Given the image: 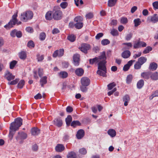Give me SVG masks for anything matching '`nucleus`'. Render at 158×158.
<instances>
[{
	"label": "nucleus",
	"mask_w": 158,
	"mask_h": 158,
	"mask_svg": "<svg viewBox=\"0 0 158 158\" xmlns=\"http://www.w3.org/2000/svg\"><path fill=\"white\" fill-rule=\"evenodd\" d=\"M23 119L20 118H16L14 122L12 123L10 127L9 137L11 139L16 131L18 130L22 124Z\"/></svg>",
	"instance_id": "f257e3e1"
},
{
	"label": "nucleus",
	"mask_w": 158,
	"mask_h": 158,
	"mask_svg": "<svg viewBox=\"0 0 158 158\" xmlns=\"http://www.w3.org/2000/svg\"><path fill=\"white\" fill-rule=\"evenodd\" d=\"M106 52H103L101 55L98 57H95L93 59H90L89 60V63L90 64H93L94 63H98V66L100 63L102 64L104 62L106 61Z\"/></svg>",
	"instance_id": "f03ea898"
},
{
	"label": "nucleus",
	"mask_w": 158,
	"mask_h": 158,
	"mask_svg": "<svg viewBox=\"0 0 158 158\" xmlns=\"http://www.w3.org/2000/svg\"><path fill=\"white\" fill-rule=\"evenodd\" d=\"M18 16V12H16L12 16V19L10 20V22L4 26V27L6 29H9L13 27L14 25L16 24L19 25L21 24V22L19 21L17 19Z\"/></svg>",
	"instance_id": "7ed1b4c3"
},
{
	"label": "nucleus",
	"mask_w": 158,
	"mask_h": 158,
	"mask_svg": "<svg viewBox=\"0 0 158 158\" xmlns=\"http://www.w3.org/2000/svg\"><path fill=\"white\" fill-rule=\"evenodd\" d=\"M33 16L32 11L27 10L22 13L19 17L20 19L23 22H26L28 20L31 19Z\"/></svg>",
	"instance_id": "20e7f679"
},
{
	"label": "nucleus",
	"mask_w": 158,
	"mask_h": 158,
	"mask_svg": "<svg viewBox=\"0 0 158 158\" xmlns=\"http://www.w3.org/2000/svg\"><path fill=\"white\" fill-rule=\"evenodd\" d=\"M106 61L104 62L102 64L99 63L98 67V70L97 71V73L103 77H106Z\"/></svg>",
	"instance_id": "39448f33"
},
{
	"label": "nucleus",
	"mask_w": 158,
	"mask_h": 158,
	"mask_svg": "<svg viewBox=\"0 0 158 158\" xmlns=\"http://www.w3.org/2000/svg\"><path fill=\"white\" fill-rule=\"evenodd\" d=\"M62 15V11L54 7L52 10L53 19L56 20H60L61 19Z\"/></svg>",
	"instance_id": "423d86ee"
},
{
	"label": "nucleus",
	"mask_w": 158,
	"mask_h": 158,
	"mask_svg": "<svg viewBox=\"0 0 158 158\" xmlns=\"http://www.w3.org/2000/svg\"><path fill=\"white\" fill-rule=\"evenodd\" d=\"M91 48L90 44L86 43H82L81 46L79 48V49L85 53H87L88 51Z\"/></svg>",
	"instance_id": "0eeeda50"
},
{
	"label": "nucleus",
	"mask_w": 158,
	"mask_h": 158,
	"mask_svg": "<svg viewBox=\"0 0 158 158\" xmlns=\"http://www.w3.org/2000/svg\"><path fill=\"white\" fill-rule=\"evenodd\" d=\"M27 134L24 132L21 131L18 133V135L16 137V139L17 141H19L20 143H22L23 141L22 140L25 139L27 137Z\"/></svg>",
	"instance_id": "6e6552de"
},
{
	"label": "nucleus",
	"mask_w": 158,
	"mask_h": 158,
	"mask_svg": "<svg viewBox=\"0 0 158 158\" xmlns=\"http://www.w3.org/2000/svg\"><path fill=\"white\" fill-rule=\"evenodd\" d=\"M64 53V50L63 48H60L59 50L55 51L52 54V56L54 58L57 57H60L62 56Z\"/></svg>",
	"instance_id": "1a4fd4ad"
},
{
	"label": "nucleus",
	"mask_w": 158,
	"mask_h": 158,
	"mask_svg": "<svg viewBox=\"0 0 158 158\" xmlns=\"http://www.w3.org/2000/svg\"><path fill=\"white\" fill-rule=\"evenodd\" d=\"M81 81L82 85L85 86H88L90 83L89 79L86 77H82L81 79Z\"/></svg>",
	"instance_id": "9d476101"
},
{
	"label": "nucleus",
	"mask_w": 158,
	"mask_h": 158,
	"mask_svg": "<svg viewBox=\"0 0 158 158\" xmlns=\"http://www.w3.org/2000/svg\"><path fill=\"white\" fill-rule=\"evenodd\" d=\"M146 45L147 44L145 42L138 41L137 43H135L133 48L134 49H136L141 47H145Z\"/></svg>",
	"instance_id": "9b49d317"
},
{
	"label": "nucleus",
	"mask_w": 158,
	"mask_h": 158,
	"mask_svg": "<svg viewBox=\"0 0 158 158\" xmlns=\"http://www.w3.org/2000/svg\"><path fill=\"white\" fill-rule=\"evenodd\" d=\"M148 19L152 23H156L158 22V14H154L152 16L148 17Z\"/></svg>",
	"instance_id": "f8f14e48"
},
{
	"label": "nucleus",
	"mask_w": 158,
	"mask_h": 158,
	"mask_svg": "<svg viewBox=\"0 0 158 158\" xmlns=\"http://www.w3.org/2000/svg\"><path fill=\"white\" fill-rule=\"evenodd\" d=\"M5 77L7 80L10 81L14 79L15 78V76L12 75V74L8 71H6L5 74Z\"/></svg>",
	"instance_id": "ddd939ff"
},
{
	"label": "nucleus",
	"mask_w": 158,
	"mask_h": 158,
	"mask_svg": "<svg viewBox=\"0 0 158 158\" xmlns=\"http://www.w3.org/2000/svg\"><path fill=\"white\" fill-rule=\"evenodd\" d=\"M80 56L78 54H75L73 56V63L75 66H78L79 64Z\"/></svg>",
	"instance_id": "4468645a"
},
{
	"label": "nucleus",
	"mask_w": 158,
	"mask_h": 158,
	"mask_svg": "<svg viewBox=\"0 0 158 158\" xmlns=\"http://www.w3.org/2000/svg\"><path fill=\"white\" fill-rule=\"evenodd\" d=\"M151 72H144L141 73V76L144 79L148 80L151 77Z\"/></svg>",
	"instance_id": "2eb2a0df"
},
{
	"label": "nucleus",
	"mask_w": 158,
	"mask_h": 158,
	"mask_svg": "<svg viewBox=\"0 0 158 158\" xmlns=\"http://www.w3.org/2000/svg\"><path fill=\"white\" fill-rule=\"evenodd\" d=\"M85 132L82 129L79 130L76 134L77 138L78 139H81L84 135Z\"/></svg>",
	"instance_id": "dca6fc26"
},
{
	"label": "nucleus",
	"mask_w": 158,
	"mask_h": 158,
	"mask_svg": "<svg viewBox=\"0 0 158 158\" xmlns=\"http://www.w3.org/2000/svg\"><path fill=\"white\" fill-rule=\"evenodd\" d=\"M135 62L134 60H131L129 61L127 64L123 67V69L124 71H127L130 68V67L132 65L133 62Z\"/></svg>",
	"instance_id": "f3484780"
},
{
	"label": "nucleus",
	"mask_w": 158,
	"mask_h": 158,
	"mask_svg": "<svg viewBox=\"0 0 158 158\" xmlns=\"http://www.w3.org/2000/svg\"><path fill=\"white\" fill-rule=\"evenodd\" d=\"M150 78L152 81H156L158 80V72H155L152 73L151 72Z\"/></svg>",
	"instance_id": "a211bd4d"
},
{
	"label": "nucleus",
	"mask_w": 158,
	"mask_h": 158,
	"mask_svg": "<svg viewBox=\"0 0 158 158\" xmlns=\"http://www.w3.org/2000/svg\"><path fill=\"white\" fill-rule=\"evenodd\" d=\"M64 149V145L61 144H58L55 147L56 151L58 152H61Z\"/></svg>",
	"instance_id": "6ab92c4d"
},
{
	"label": "nucleus",
	"mask_w": 158,
	"mask_h": 158,
	"mask_svg": "<svg viewBox=\"0 0 158 158\" xmlns=\"http://www.w3.org/2000/svg\"><path fill=\"white\" fill-rule=\"evenodd\" d=\"M75 74L78 76H82L84 73V70L81 68H79L76 69L75 71Z\"/></svg>",
	"instance_id": "aec40b11"
},
{
	"label": "nucleus",
	"mask_w": 158,
	"mask_h": 158,
	"mask_svg": "<svg viewBox=\"0 0 158 158\" xmlns=\"http://www.w3.org/2000/svg\"><path fill=\"white\" fill-rule=\"evenodd\" d=\"M54 124L58 127H60L62 125V121L60 118L55 119L54 120Z\"/></svg>",
	"instance_id": "412c9836"
},
{
	"label": "nucleus",
	"mask_w": 158,
	"mask_h": 158,
	"mask_svg": "<svg viewBox=\"0 0 158 158\" xmlns=\"http://www.w3.org/2000/svg\"><path fill=\"white\" fill-rule=\"evenodd\" d=\"M46 19L47 20H51L52 19V10L48 11L46 13L45 16Z\"/></svg>",
	"instance_id": "4be33fe9"
},
{
	"label": "nucleus",
	"mask_w": 158,
	"mask_h": 158,
	"mask_svg": "<svg viewBox=\"0 0 158 158\" xmlns=\"http://www.w3.org/2000/svg\"><path fill=\"white\" fill-rule=\"evenodd\" d=\"M131 55V52L129 50H127L123 51L122 54V56L124 58H127Z\"/></svg>",
	"instance_id": "5701e85b"
},
{
	"label": "nucleus",
	"mask_w": 158,
	"mask_h": 158,
	"mask_svg": "<svg viewBox=\"0 0 158 158\" xmlns=\"http://www.w3.org/2000/svg\"><path fill=\"white\" fill-rule=\"evenodd\" d=\"M58 76L60 78H65L68 76V73L65 71H61L58 73Z\"/></svg>",
	"instance_id": "b1692460"
},
{
	"label": "nucleus",
	"mask_w": 158,
	"mask_h": 158,
	"mask_svg": "<svg viewBox=\"0 0 158 158\" xmlns=\"http://www.w3.org/2000/svg\"><path fill=\"white\" fill-rule=\"evenodd\" d=\"M157 64L155 62H153L150 64L149 69L152 71H154L157 69Z\"/></svg>",
	"instance_id": "393cba45"
},
{
	"label": "nucleus",
	"mask_w": 158,
	"mask_h": 158,
	"mask_svg": "<svg viewBox=\"0 0 158 158\" xmlns=\"http://www.w3.org/2000/svg\"><path fill=\"white\" fill-rule=\"evenodd\" d=\"M130 99V97L127 95H126L123 97V101L124 102V105L125 106H127L128 105V103L129 102Z\"/></svg>",
	"instance_id": "a878e982"
},
{
	"label": "nucleus",
	"mask_w": 158,
	"mask_h": 158,
	"mask_svg": "<svg viewBox=\"0 0 158 158\" xmlns=\"http://www.w3.org/2000/svg\"><path fill=\"white\" fill-rule=\"evenodd\" d=\"M107 133L111 137H115L116 134V131L114 130L113 129H109L107 131Z\"/></svg>",
	"instance_id": "bb28decb"
},
{
	"label": "nucleus",
	"mask_w": 158,
	"mask_h": 158,
	"mask_svg": "<svg viewBox=\"0 0 158 158\" xmlns=\"http://www.w3.org/2000/svg\"><path fill=\"white\" fill-rule=\"evenodd\" d=\"M123 45H125L123 49L124 50L129 49L132 47V44L131 43H125L123 44Z\"/></svg>",
	"instance_id": "cd10ccee"
},
{
	"label": "nucleus",
	"mask_w": 158,
	"mask_h": 158,
	"mask_svg": "<svg viewBox=\"0 0 158 158\" xmlns=\"http://www.w3.org/2000/svg\"><path fill=\"white\" fill-rule=\"evenodd\" d=\"M76 157L77 155L73 151L69 152L67 155V158H76Z\"/></svg>",
	"instance_id": "c85d7f7f"
},
{
	"label": "nucleus",
	"mask_w": 158,
	"mask_h": 158,
	"mask_svg": "<svg viewBox=\"0 0 158 158\" xmlns=\"http://www.w3.org/2000/svg\"><path fill=\"white\" fill-rule=\"evenodd\" d=\"M31 132L33 135H38L40 133V130L37 128H33L32 129Z\"/></svg>",
	"instance_id": "c756f323"
},
{
	"label": "nucleus",
	"mask_w": 158,
	"mask_h": 158,
	"mask_svg": "<svg viewBox=\"0 0 158 158\" xmlns=\"http://www.w3.org/2000/svg\"><path fill=\"white\" fill-rule=\"evenodd\" d=\"M67 39L70 41L73 42L76 40V37L74 35L71 34L68 36Z\"/></svg>",
	"instance_id": "7c9ffc66"
},
{
	"label": "nucleus",
	"mask_w": 158,
	"mask_h": 158,
	"mask_svg": "<svg viewBox=\"0 0 158 158\" xmlns=\"http://www.w3.org/2000/svg\"><path fill=\"white\" fill-rule=\"evenodd\" d=\"M47 77L44 76L42 77L40 80V83L42 87H43L44 85L47 83Z\"/></svg>",
	"instance_id": "2f4dec72"
},
{
	"label": "nucleus",
	"mask_w": 158,
	"mask_h": 158,
	"mask_svg": "<svg viewBox=\"0 0 158 158\" xmlns=\"http://www.w3.org/2000/svg\"><path fill=\"white\" fill-rule=\"evenodd\" d=\"M117 0H108V6L112 7L114 6L116 4Z\"/></svg>",
	"instance_id": "473e14b6"
},
{
	"label": "nucleus",
	"mask_w": 158,
	"mask_h": 158,
	"mask_svg": "<svg viewBox=\"0 0 158 158\" xmlns=\"http://www.w3.org/2000/svg\"><path fill=\"white\" fill-rule=\"evenodd\" d=\"M147 60V59L144 56H141L138 59V61L142 65L145 63Z\"/></svg>",
	"instance_id": "72a5a7b5"
},
{
	"label": "nucleus",
	"mask_w": 158,
	"mask_h": 158,
	"mask_svg": "<svg viewBox=\"0 0 158 158\" xmlns=\"http://www.w3.org/2000/svg\"><path fill=\"white\" fill-rule=\"evenodd\" d=\"M144 84V81L142 79L140 80L138 82L137 84V88L139 89H141L143 85Z\"/></svg>",
	"instance_id": "f704fd0d"
},
{
	"label": "nucleus",
	"mask_w": 158,
	"mask_h": 158,
	"mask_svg": "<svg viewBox=\"0 0 158 158\" xmlns=\"http://www.w3.org/2000/svg\"><path fill=\"white\" fill-rule=\"evenodd\" d=\"M72 121V117L70 115H69L65 119L66 124L67 126H69L70 123Z\"/></svg>",
	"instance_id": "c9c22d12"
},
{
	"label": "nucleus",
	"mask_w": 158,
	"mask_h": 158,
	"mask_svg": "<svg viewBox=\"0 0 158 158\" xmlns=\"http://www.w3.org/2000/svg\"><path fill=\"white\" fill-rule=\"evenodd\" d=\"M81 123L80 122L77 120L73 121L71 123V125L73 127H75L77 126H80Z\"/></svg>",
	"instance_id": "e433bc0d"
},
{
	"label": "nucleus",
	"mask_w": 158,
	"mask_h": 158,
	"mask_svg": "<svg viewBox=\"0 0 158 158\" xmlns=\"http://www.w3.org/2000/svg\"><path fill=\"white\" fill-rule=\"evenodd\" d=\"M19 58L22 59H24L26 57V54L25 52L22 51L19 53Z\"/></svg>",
	"instance_id": "4c0bfd02"
},
{
	"label": "nucleus",
	"mask_w": 158,
	"mask_h": 158,
	"mask_svg": "<svg viewBox=\"0 0 158 158\" xmlns=\"http://www.w3.org/2000/svg\"><path fill=\"white\" fill-rule=\"evenodd\" d=\"M134 22L135 24V27H137L140 25L141 23L139 19H135L134 20Z\"/></svg>",
	"instance_id": "58836bf2"
},
{
	"label": "nucleus",
	"mask_w": 158,
	"mask_h": 158,
	"mask_svg": "<svg viewBox=\"0 0 158 158\" xmlns=\"http://www.w3.org/2000/svg\"><path fill=\"white\" fill-rule=\"evenodd\" d=\"M152 48L151 47L148 46L147 47L145 50L143 52V53L144 54L148 53L149 52L152 51Z\"/></svg>",
	"instance_id": "ea45409f"
},
{
	"label": "nucleus",
	"mask_w": 158,
	"mask_h": 158,
	"mask_svg": "<svg viewBox=\"0 0 158 158\" xmlns=\"http://www.w3.org/2000/svg\"><path fill=\"white\" fill-rule=\"evenodd\" d=\"M110 33L114 36H116L118 35V31L114 29H111Z\"/></svg>",
	"instance_id": "a19ab883"
},
{
	"label": "nucleus",
	"mask_w": 158,
	"mask_h": 158,
	"mask_svg": "<svg viewBox=\"0 0 158 158\" xmlns=\"http://www.w3.org/2000/svg\"><path fill=\"white\" fill-rule=\"evenodd\" d=\"M110 41L107 39H104L101 41V44L103 46L107 45L110 43Z\"/></svg>",
	"instance_id": "79ce46f5"
},
{
	"label": "nucleus",
	"mask_w": 158,
	"mask_h": 158,
	"mask_svg": "<svg viewBox=\"0 0 158 158\" xmlns=\"http://www.w3.org/2000/svg\"><path fill=\"white\" fill-rule=\"evenodd\" d=\"M74 26L77 29H80L83 27V23L82 22L77 23L74 24Z\"/></svg>",
	"instance_id": "37998d69"
},
{
	"label": "nucleus",
	"mask_w": 158,
	"mask_h": 158,
	"mask_svg": "<svg viewBox=\"0 0 158 158\" xmlns=\"http://www.w3.org/2000/svg\"><path fill=\"white\" fill-rule=\"evenodd\" d=\"M74 20L76 23L82 22L83 18L80 16H77L74 18Z\"/></svg>",
	"instance_id": "c03bdc74"
},
{
	"label": "nucleus",
	"mask_w": 158,
	"mask_h": 158,
	"mask_svg": "<svg viewBox=\"0 0 158 158\" xmlns=\"http://www.w3.org/2000/svg\"><path fill=\"white\" fill-rule=\"evenodd\" d=\"M25 84L24 80H20L18 85V87L19 88H22Z\"/></svg>",
	"instance_id": "a18cd8bd"
},
{
	"label": "nucleus",
	"mask_w": 158,
	"mask_h": 158,
	"mask_svg": "<svg viewBox=\"0 0 158 158\" xmlns=\"http://www.w3.org/2000/svg\"><path fill=\"white\" fill-rule=\"evenodd\" d=\"M37 59L39 62L42 61L44 59V55L38 54L37 56Z\"/></svg>",
	"instance_id": "49530a36"
},
{
	"label": "nucleus",
	"mask_w": 158,
	"mask_h": 158,
	"mask_svg": "<svg viewBox=\"0 0 158 158\" xmlns=\"http://www.w3.org/2000/svg\"><path fill=\"white\" fill-rule=\"evenodd\" d=\"M142 65L141 64L137 61L134 65V68L136 69H139L141 68Z\"/></svg>",
	"instance_id": "de8ad7c7"
},
{
	"label": "nucleus",
	"mask_w": 158,
	"mask_h": 158,
	"mask_svg": "<svg viewBox=\"0 0 158 158\" xmlns=\"http://www.w3.org/2000/svg\"><path fill=\"white\" fill-rule=\"evenodd\" d=\"M128 22V19L127 18L122 17L120 19V22L123 24H126Z\"/></svg>",
	"instance_id": "09e8293b"
},
{
	"label": "nucleus",
	"mask_w": 158,
	"mask_h": 158,
	"mask_svg": "<svg viewBox=\"0 0 158 158\" xmlns=\"http://www.w3.org/2000/svg\"><path fill=\"white\" fill-rule=\"evenodd\" d=\"M116 85L115 83L113 82L110 83L107 85L108 89L109 90L112 89L114 87L116 86Z\"/></svg>",
	"instance_id": "8fccbe9b"
},
{
	"label": "nucleus",
	"mask_w": 158,
	"mask_h": 158,
	"mask_svg": "<svg viewBox=\"0 0 158 158\" xmlns=\"http://www.w3.org/2000/svg\"><path fill=\"white\" fill-rule=\"evenodd\" d=\"M60 6L63 9L66 8L68 6V3L66 2H63L60 4Z\"/></svg>",
	"instance_id": "3c124183"
},
{
	"label": "nucleus",
	"mask_w": 158,
	"mask_h": 158,
	"mask_svg": "<svg viewBox=\"0 0 158 158\" xmlns=\"http://www.w3.org/2000/svg\"><path fill=\"white\" fill-rule=\"evenodd\" d=\"M17 62L16 60H13L11 61L10 63V68L11 69H12L14 68L15 65L17 64Z\"/></svg>",
	"instance_id": "603ef678"
},
{
	"label": "nucleus",
	"mask_w": 158,
	"mask_h": 158,
	"mask_svg": "<svg viewBox=\"0 0 158 158\" xmlns=\"http://www.w3.org/2000/svg\"><path fill=\"white\" fill-rule=\"evenodd\" d=\"M132 79V76L131 75L127 76L126 79V82L127 84H130Z\"/></svg>",
	"instance_id": "864d4df0"
},
{
	"label": "nucleus",
	"mask_w": 158,
	"mask_h": 158,
	"mask_svg": "<svg viewBox=\"0 0 158 158\" xmlns=\"http://www.w3.org/2000/svg\"><path fill=\"white\" fill-rule=\"evenodd\" d=\"M27 46L29 48H33L34 47L35 44L34 43L32 40H30L28 43Z\"/></svg>",
	"instance_id": "5fc2aeb1"
},
{
	"label": "nucleus",
	"mask_w": 158,
	"mask_h": 158,
	"mask_svg": "<svg viewBox=\"0 0 158 158\" xmlns=\"http://www.w3.org/2000/svg\"><path fill=\"white\" fill-rule=\"evenodd\" d=\"M132 33H131L127 34L125 37V40L127 41L130 40L132 38Z\"/></svg>",
	"instance_id": "6e6d98bb"
},
{
	"label": "nucleus",
	"mask_w": 158,
	"mask_h": 158,
	"mask_svg": "<svg viewBox=\"0 0 158 158\" xmlns=\"http://www.w3.org/2000/svg\"><path fill=\"white\" fill-rule=\"evenodd\" d=\"M46 34L44 32L41 33L40 35V39L41 40H44L46 37Z\"/></svg>",
	"instance_id": "4d7b16f0"
},
{
	"label": "nucleus",
	"mask_w": 158,
	"mask_h": 158,
	"mask_svg": "<svg viewBox=\"0 0 158 158\" xmlns=\"http://www.w3.org/2000/svg\"><path fill=\"white\" fill-rule=\"evenodd\" d=\"M156 97H158V91H156L153 93L152 95L149 98L150 100H152L153 98Z\"/></svg>",
	"instance_id": "13d9d810"
},
{
	"label": "nucleus",
	"mask_w": 158,
	"mask_h": 158,
	"mask_svg": "<svg viewBox=\"0 0 158 158\" xmlns=\"http://www.w3.org/2000/svg\"><path fill=\"white\" fill-rule=\"evenodd\" d=\"M79 152L81 154L85 155L87 153V151L85 148H83L79 150Z\"/></svg>",
	"instance_id": "bf43d9fd"
},
{
	"label": "nucleus",
	"mask_w": 158,
	"mask_h": 158,
	"mask_svg": "<svg viewBox=\"0 0 158 158\" xmlns=\"http://www.w3.org/2000/svg\"><path fill=\"white\" fill-rule=\"evenodd\" d=\"M19 79H16L15 80L11 81L10 82H9L8 84L9 85H14L16 84L17 82L19 81Z\"/></svg>",
	"instance_id": "052dcab7"
},
{
	"label": "nucleus",
	"mask_w": 158,
	"mask_h": 158,
	"mask_svg": "<svg viewBox=\"0 0 158 158\" xmlns=\"http://www.w3.org/2000/svg\"><path fill=\"white\" fill-rule=\"evenodd\" d=\"M93 17V14L92 12H89L86 15L85 17L86 19H90Z\"/></svg>",
	"instance_id": "680f3d73"
},
{
	"label": "nucleus",
	"mask_w": 158,
	"mask_h": 158,
	"mask_svg": "<svg viewBox=\"0 0 158 158\" xmlns=\"http://www.w3.org/2000/svg\"><path fill=\"white\" fill-rule=\"evenodd\" d=\"M86 86L82 85L80 87L81 90L83 92H86L88 90V88L86 87Z\"/></svg>",
	"instance_id": "e2e57ef3"
},
{
	"label": "nucleus",
	"mask_w": 158,
	"mask_h": 158,
	"mask_svg": "<svg viewBox=\"0 0 158 158\" xmlns=\"http://www.w3.org/2000/svg\"><path fill=\"white\" fill-rule=\"evenodd\" d=\"M103 34L102 33H98L95 36V39L96 40H99L100 38L103 36Z\"/></svg>",
	"instance_id": "0e129e2a"
},
{
	"label": "nucleus",
	"mask_w": 158,
	"mask_h": 158,
	"mask_svg": "<svg viewBox=\"0 0 158 158\" xmlns=\"http://www.w3.org/2000/svg\"><path fill=\"white\" fill-rule=\"evenodd\" d=\"M66 111L69 113H71L73 111V108L70 106H68L66 108Z\"/></svg>",
	"instance_id": "69168bd1"
},
{
	"label": "nucleus",
	"mask_w": 158,
	"mask_h": 158,
	"mask_svg": "<svg viewBox=\"0 0 158 158\" xmlns=\"http://www.w3.org/2000/svg\"><path fill=\"white\" fill-rule=\"evenodd\" d=\"M62 65L63 67L67 68L69 66V63L68 62L64 61L62 63Z\"/></svg>",
	"instance_id": "338daca9"
},
{
	"label": "nucleus",
	"mask_w": 158,
	"mask_h": 158,
	"mask_svg": "<svg viewBox=\"0 0 158 158\" xmlns=\"http://www.w3.org/2000/svg\"><path fill=\"white\" fill-rule=\"evenodd\" d=\"M153 6L156 9H158V1H156L153 3Z\"/></svg>",
	"instance_id": "774afa93"
}]
</instances>
